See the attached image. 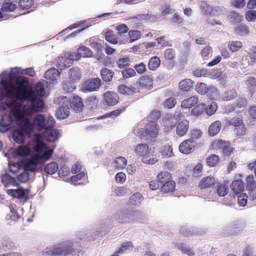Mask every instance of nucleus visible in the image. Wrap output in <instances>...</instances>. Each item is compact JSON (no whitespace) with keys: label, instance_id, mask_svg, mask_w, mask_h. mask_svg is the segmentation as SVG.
Instances as JSON below:
<instances>
[{"label":"nucleus","instance_id":"cd10ccee","mask_svg":"<svg viewBox=\"0 0 256 256\" xmlns=\"http://www.w3.org/2000/svg\"><path fill=\"white\" fill-rule=\"evenodd\" d=\"M238 96L236 90L234 88L226 90L222 94V98L224 101H230L234 100Z\"/></svg>","mask_w":256,"mask_h":256},{"label":"nucleus","instance_id":"49530a36","mask_svg":"<svg viewBox=\"0 0 256 256\" xmlns=\"http://www.w3.org/2000/svg\"><path fill=\"white\" fill-rule=\"evenodd\" d=\"M195 90L198 94L202 95L205 94L208 90V86L204 82L197 84Z\"/></svg>","mask_w":256,"mask_h":256},{"label":"nucleus","instance_id":"c756f323","mask_svg":"<svg viewBox=\"0 0 256 256\" xmlns=\"http://www.w3.org/2000/svg\"><path fill=\"white\" fill-rule=\"evenodd\" d=\"M198 102V98L195 96H191L184 100L181 104L183 108H190L195 106Z\"/></svg>","mask_w":256,"mask_h":256},{"label":"nucleus","instance_id":"c85d7f7f","mask_svg":"<svg viewBox=\"0 0 256 256\" xmlns=\"http://www.w3.org/2000/svg\"><path fill=\"white\" fill-rule=\"evenodd\" d=\"M157 178L160 186H162L172 179V176L170 172L162 171L158 174Z\"/></svg>","mask_w":256,"mask_h":256},{"label":"nucleus","instance_id":"bb28decb","mask_svg":"<svg viewBox=\"0 0 256 256\" xmlns=\"http://www.w3.org/2000/svg\"><path fill=\"white\" fill-rule=\"evenodd\" d=\"M235 32L240 36H246L249 34V28L246 24H241L234 28Z\"/></svg>","mask_w":256,"mask_h":256},{"label":"nucleus","instance_id":"c03bdc74","mask_svg":"<svg viewBox=\"0 0 256 256\" xmlns=\"http://www.w3.org/2000/svg\"><path fill=\"white\" fill-rule=\"evenodd\" d=\"M178 248L182 253L186 254L189 256H193L194 254V252L192 248L182 243L178 244Z\"/></svg>","mask_w":256,"mask_h":256},{"label":"nucleus","instance_id":"39448f33","mask_svg":"<svg viewBox=\"0 0 256 256\" xmlns=\"http://www.w3.org/2000/svg\"><path fill=\"white\" fill-rule=\"evenodd\" d=\"M60 100H64L68 105L69 104L70 107L75 112H80L84 107L82 98L78 96H73L71 98L62 96Z\"/></svg>","mask_w":256,"mask_h":256},{"label":"nucleus","instance_id":"a211bd4d","mask_svg":"<svg viewBox=\"0 0 256 256\" xmlns=\"http://www.w3.org/2000/svg\"><path fill=\"white\" fill-rule=\"evenodd\" d=\"M60 72L56 68H50L44 74V78L48 80L49 83L54 84L56 81L57 78L59 76Z\"/></svg>","mask_w":256,"mask_h":256},{"label":"nucleus","instance_id":"0eeeda50","mask_svg":"<svg viewBox=\"0 0 256 256\" xmlns=\"http://www.w3.org/2000/svg\"><path fill=\"white\" fill-rule=\"evenodd\" d=\"M42 164L38 154H33L23 161V165L26 170L35 172L38 164Z\"/></svg>","mask_w":256,"mask_h":256},{"label":"nucleus","instance_id":"aec40b11","mask_svg":"<svg viewBox=\"0 0 256 256\" xmlns=\"http://www.w3.org/2000/svg\"><path fill=\"white\" fill-rule=\"evenodd\" d=\"M222 124L219 120L213 122L209 126L208 134L210 136L216 135L220 130Z\"/></svg>","mask_w":256,"mask_h":256},{"label":"nucleus","instance_id":"052dcab7","mask_svg":"<svg viewBox=\"0 0 256 256\" xmlns=\"http://www.w3.org/2000/svg\"><path fill=\"white\" fill-rule=\"evenodd\" d=\"M132 244L130 242H126L122 243L120 247L118 253L123 254L126 252L127 250H130L132 248Z\"/></svg>","mask_w":256,"mask_h":256},{"label":"nucleus","instance_id":"a878e982","mask_svg":"<svg viewBox=\"0 0 256 256\" xmlns=\"http://www.w3.org/2000/svg\"><path fill=\"white\" fill-rule=\"evenodd\" d=\"M190 44L189 42L186 40L182 43V48L180 52V56L182 60H186L190 52Z\"/></svg>","mask_w":256,"mask_h":256},{"label":"nucleus","instance_id":"a18cd8bd","mask_svg":"<svg viewBox=\"0 0 256 256\" xmlns=\"http://www.w3.org/2000/svg\"><path fill=\"white\" fill-rule=\"evenodd\" d=\"M143 196L139 192L135 193L130 198V202L134 205H138L141 204Z\"/></svg>","mask_w":256,"mask_h":256},{"label":"nucleus","instance_id":"5fc2aeb1","mask_svg":"<svg viewBox=\"0 0 256 256\" xmlns=\"http://www.w3.org/2000/svg\"><path fill=\"white\" fill-rule=\"evenodd\" d=\"M246 189L250 190L256 188V182L254 180V176L253 175H249L246 178Z\"/></svg>","mask_w":256,"mask_h":256},{"label":"nucleus","instance_id":"473e14b6","mask_svg":"<svg viewBox=\"0 0 256 256\" xmlns=\"http://www.w3.org/2000/svg\"><path fill=\"white\" fill-rule=\"evenodd\" d=\"M139 85L144 88H149L152 86V80L149 76H144L140 79Z\"/></svg>","mask_w":256,"mask_h":256},{"label":"nucleus","instance_id":"2eb2a0df","mask_svg":"<svg viewBox=\"0 0 256 256\" xmlns=\"http://www.w3.org/2000/svg\"><path fill=\"white\" fill-rule=\"evenodd\" d=\"M189 128V122L186 120H183L177 124L176 134L179 136H184L188 132Z\"/></svg>","mask_w":256,"mask_h":256},{"label":"nucleus","instance_id":"6e6552de","mask_svg":"<svg viewBox=\"0 0 256 256\" xmlns=\"http://www.w3.org/2000/svg\"><path fill=\"white\" fill-rule=\"evenodd\" d=\"M32 154L31 148L26 145H20L16 148L14 150V155L15 158H20L24 160Z\"/></svg>","mask_w":256,"mask_h":256},{"label":"nucleus","instance_id":"e2e57ef3","mask_svg":"<svg viewBox=\"0 0 256 256\" xmlns=\"http://www.w3.org/2000/svg\"><path fill=\"white\" fill-rule=\"evenodd\" d=\"M248 198V196L246 194H240V195L238 196V204L241 206H245L246 204Z\"/></svg>","mask_w":256,"mask_h":256},{"label":"nucleus","instance_id":"338daca9","mask_svg":"<svg viewBox=\"0 0 256 256\" xmlns=\"http://www.w3.org/2000/svg\"><path fill=\"white\" fill-rule=\"evenodd\" d=\"M33 4L32 0H20L19 5L22 9H28Z\"/></svg>","mask_w":256,"mask_h":256},{"label":"nucleus","instance_id":"7ed1b4c3","mask_svg":"<svg viewBox=\"0 0 256 256\" xmlns=\"http://www.w3.org/2000/svg\"><path fill=\"white\" fill-rule=\"evenodd\" d=\"M72 242L70 240H67L56 244L52 248L48 249L46 252L52 256H66L72 254Z\"/></svg>","mask_w":256,"mask_h":256},{"label":"nucleus","instance_id":"f704fd0d","mask_svg":"<svg viewBox=\"0 0 256 256\" xmlns=\"http://www.w3.org/2000/svg\"><path fill=\"white\" fill-rule=\"evenodd\" d=\"M2 247L7 248L10 250H15L16 249V246L14 242L10 238H3L2 242Z\"/></svg>","mask_w":256,"mask_h":256},{"label":"nucleus","instance_id":"3c124183","mask_svg":"<svg viewBox=\"0 0 256 256\" xmlns=\"http://www.w3.org/2000/svg\"><path fill=\"white\" fill-rule=\"evenodd\" d=\"M62 88L66 92H71L76 88V86L74 82L66 80L63 83Z\"/></svg>","mask_w":256,"mask_h":256},{"label":"nucleus","instance_id":"ddd939ff","mask_svg":"<svg viewBox=\"0 0 256 256\" xmlns=\"http://www.w3.org/2000/svg\"><path fill=\"white\" fill-rule=\"evenodd\" d=\"M195 144L192 139L186 140L180 145L179 150L184 154H188L194 150Z\"/></svg>","mask_w":256,"mask_h":256},{"label":"nucleus","instance_id":"c9c22d12","mask_svg":"<svg viewBox=\"0 0 256 256\" xmlns=\"http://www.w3.org/2000/svg\"><path fill=\"white\" fill-rule=\"evenodd\" d=\"M44 170L48 174H53L58 170V164L56 162H50L45 166Z\"/></svg>","mask_w":256,"mask_h":256},{"label":"nucleus","instance_id":"de8ad7c7","mask_svg":"<svg viewBox=\"0 0 256 256\" xmlns=\"http://www.w3.org/2000/svg\"><path fill=\"white\" fill-rule=\"evenodd\" d=\"M52 149H48L46 146V150L42 154H38L40 158V160L42 163L44 162L45 160H48L53 153Z\"/></svg>","mask_w":256,"mask_h":256},{"label":"nucleus","instance_id":"412c9836","mask_svg":"<svg viewBox=\"0 0 256 256\" xmlns=\"http://www.w3.org/2000/svg\"><path fill=\"white\" fill-rule=\"evenodd\" d=\"M215 179L213 176H206L200 181L198 186L202 189L206 188L213 185Z\"/></svg>","mask_w":256,"mask_h":256},{"label":"nucleus","instance_id":"09e8293b","mask_svg":"<svg viewBox=\"0 0 256 256\" xmlns=\"http://www.w3.org/2000/svg\"><path fill=\"white\" fill-rule=\"evenodd\" d=\"M127 164V161L124 157L120 156L115 160L114 167L118 170L123 168Z\"/></svg>","mask_w":256,"mask_h":256},{"label":"nucleus","instance_id":"4d7b16f0","mask_svg":"<svg viewBox=\"0 0 256 256\" xmlns=\"http://www.w3.org/2000/svg\"><path fill=\"white\" fill-rule=\"evenodd\" d=\"M206 108V105L204 104H200L192 110V114L196 116H198L201 114Z\"/></svg>","mask_w":256,"mask_h":256},{"label":"nucleus","instance_id":"13d9d810","mask_svg":"<svg viewBox=\"0 0 256 256\" xmlns=\"http://www.w3.org/2000/svg\"><path fill=\"white\" fill-rule=\"evenodd\" d=\"M218 108V106L216 102H212L208 107L206 108V114L208 116H211L215 113Z\"/></svg>","mask_w":256,"mask_h":256},{"label":"nucleus","instance_id":"f03ea898","mask_svg":"<svg viewBox=\"0 0 256 256\" xmlns=\"http://www.w3.org/2000/svg\"><path fill=\"white\" fill-rule=\"evenodd\" d=\"M15 121H20V123L17 128L12 131V138L17 144H23L27 138L30 137L32 132L23 119H16L14 122Z\"/></svg>","mask_w":256,"mask_h":256},{"label":"nucleus","instance_id":"4468645a","mask_svg":"<svg viewBox=\"0 0 256 256\" xmlns=\"http://www.w3.org/2000/svg\"><path fill=\"white\" fill-rule=\"evenodd\" d=\"M104 100L109 106H113L118 103L119 96L114 92L107 91L104 94Z\"/></svg>","mask_w":256,"mask_h":256},{"label":"nucleus","instance_id":"20e7f679","mask_svg":"<svg viewBox=\"0 0 256 256\" xmlns=\"http://www.w3.org/2000/svg\"><path fill=\"white\" fill-rule=\"evenodd\" d=\"M150 149L146 144H139L134 147V153L142 158V162L146 164H155L158 160L156 157H150Z\"/></svg>","mask_w":256,"mask_h":256},{"label":"nucleus","instance_id":"69168bd1","mask_svg":"<svg viewBox=\"0 0 256 256\" xmlns=\"http://www.w3.org/2000/svg\"><path fill=\"white\" fill-rule=\"evenodd\" d=\"M212 52V48L210 46H207L202 50L201 52L202 56L204 59H208L210 56Z\"/></svg>","mask_w":256,"mask_h":256},{"label":"nucleus","instance_id":"0e129e2a","mask_svg":"<svg viewBox=\"0 0 256 256\" xmlns=\"http://www.w3.org/2000/svg\"><path fill=\"white\" fill-rule=\"evenodd\" d=\"M128 35L130 39V42H134L139 39L141 36V33L140 31L136 30H131L128 32Z\"/></svg>","mask_w":256,"mask_h":256},{"label":"nucleus","instance_id":"6ab92c4d","mask_svg":"<svg viewBox=\"0 0 256 256\" xmlns=\"http://www.w3.org/2000/svg\"><path fill=\"white\" fill-rule=\"evenodd\" d=\"M2 182L5 187H8L11 185L14 186H19L16 179L7 174L2 176Z\"/></svg>","mask_w":256,"mask_h":256},{"label":"nucleus","instance_id":"1a4fd4ad","mask_svg":"<svg viewBox=\"0 0 256 256\" xmlns=\"http://www.w3.org/2000/svg\"><path fill=\"white\" fill-rule=\"evenodd\" d=\"M158 132L156 124L154 122H150L145 130V135L147 140L154 142Z\"/></svg>","mask_w":256,"mask_h":256},{"label":"nucleus","instance_id":"a19ab883","mask_svg":"<svg viewBox=\"0 0 256 256\" xmlns=\"http://www.w3.org/2000/svg\"><path fill=\"white\" fill-rule=\"evenodd\" d=\"M162 186V191L165 193H168L174 191L176 186V184L174 181L170 180Z\"/></svg>","mask_w":256,"mask_h":256},{"label":"nucleus","instance_id":"4c0bfd02","mask_svg":"<svg viewBox=\"0 0 256 256\" xmlns=\"http://www.w3.org/2000/svg\"><path fill=\"white\" fill-rule=\"evenodd\" d=\"M242 18V16L241 14L234 11L230 12L228 16L229 20L233 24L240 22Z\"/></svg>","mask_w":256,"mask_h":256},{"label":"nucleus","instance_id":"f8f14e48","mask_svg":"<svg viewBox=\"0 0 256 256\" xmlns=\"http://www.w3.org/2000/svg\"><path fill=\"white\" fill-rule=\"evenodd\" d=\"M30 192L29 190L24 189L22 188H20L16 190L14 189H8L6 191L8 194L11 196L18 199L25 198H26L28 194Z\"/></svg>","mask_w":256,"mask_h":256},{"label":"nucleus","instance_id":"5701e85b","mask_svg":"<svg viewBox=\"0 0 256 256\" xmlns=\"http://www.w3.org/2000/svg\"><path fill=\"white\" fill-rule=\"evenodd\" d=\"M136 88L129 87L124 84H121L118 87V90L120 94L126 96H130L136 92Z\"/></svg>","mask_w":256,"mask_h":256},{"label":"nucleus","instance_id":"bf43d9fd","mask_svg":"<svg viewBox=\"0 0 256 256\" xmlns=\"http://www.w3.org/2000/svg\"><path fill=\"white\" fill-rule=\"evenodd\" d=\"M219 158L218 156L212 154L206 158V163L210 166H214L218 164Z\"/></svg>","mask_w":256,"mask_h":256},{"label":"nucleus","instance_id":"680f3d73","mask_svg":"<svg viewBox=\"0 0 256 256\" xmlns=\"http://www.w3.org/2000/svg\"><path fill=\"white\" fill-rule=\"evenodd\" d=\"M161 152L163 156L170 157L172 156V148L169 145L164 146L162 148Z\"/></svg>","mask_w":256,"mask_h":256},{"label":"nucleus","instance_id":"6e6d98bb","mask_svg":"<svg viewBox=\"0 0 256 256\" xmlns=\"http://www.w3.org/2000/svg\"><path fill=\"white\" fill-rule=\"evenodd\" d=\"M16 5L12 2H7L2 4V10L3 12H12L16 8Z\"/></svg>","mask_w":256,"mask_h":256},{"label":"nucleus","instance_id":"423d86ee","mask_svg":"<svg viewBox=\"0 0 256 256\" xmlns=\"http://www.w3.org/2000/svg\"><path fill=\"white\" fill-rule=\"evenodd\" d=\"M101 80L100 78H92L83 83L82 87L84 92L98 90L101 86Z\"/></svg>","mask_w":256,"mask_h":256},{"label":"nucleus","instance_id":"393cba45","mask_svg":"<svg viewBox=\"0 0 256 256\" xmlns=\"http://www.w3.org/2000/svg\"><path fill=\"white\" fill-rule=\"evenodd\" d=\"M72 64L71 60L69 59L68 57L64 56L58 60L56 65L60 70H62L70 66V64Z\"/></svg>","mask_w":256,"mask_h":256},{"label":"nucleus","instance_id":"37998d69","mask_svg":"<svg viewBox=\"0 0 256 256\" xmlns=\"http://www.w3.org/2000/svg\"><path fill=\"white\" fill-rule=\"evenodd\" d=\"M227 142L222 140H215L212 142V147L213 150L222 151Z\"/></svg>","mask_w":256,"mask_h":256},{"label":"nucleus","instance_id":"7c9ffc66","mask_svg":"<svg viewBox=\"0 0 256 256\" xmlns=\"http://www.w3.org/2000/svg\"><path fill=\"white\" fill-rule=\"evenodd\" d=\"M193 82V80L190 79H184L180 82V88L184 92H188L192 88Z\"/></svg>","mask_w":256,"mask_h":256},{"label":"nucleus","instance_id":"774afa93","mask_svg":"<svg viewBox=\"0 0 256 256\" xmlns=\"http://www.w3.org/2000/svg\"><path fill=\"white\" fill-rule=\"evenodd\" d=\"M246 19L248 22H254L256 19V10H248L245 14Z\"/></svg>","mask_w":256,"mask_h":256},{"label":"nucleus","instance_id":"9b49d317","mask_svg":"<svg viewBox=\"0 0 256 256\" xmlns=\"http://www.w3.org/2000/svg\"><path fill=\"white\" fill-rule=\"evenodd\" d=\"M54 126H50L49 128H46L44 130V137L46 140L50 142L56 141L59 137V131L54 128Z\"/></svg>","mask_w":256,"mask_h":256},{"label":"nucleus","instance_id":"72a5a7b5","mask_svg":"<svg viewBox=\"0 0 256 256\" xmlns=\"http://www.w3.org/2000/svg\"><path fill=\"white\" fill-rule=\"evenodd\" d=\"M217 194L220 196H224L228 192V184L226 183L219 184L216 187Z\"/></svg>","mask_w":256,"mask_h":256},{"label":"nucleus","instance_id":"58836bf2","mask_svg":"<svg viewBox=\"0 0 256 256\" xmlns=\"http://www.w3.org/2000/svg\"><path fill=\"white\" fill-rule=\"evenodd\" d=\"M160 60L156 56L152 57L149 60L148 67L150 70H156L160 65Z\"/></svg>","mask_w":256,"mask_h":256},{"label":"nucleus","instance_id":"4be33fe9","mask_svg":"<svg viewBox=\"0 0 256 256\" xmlns=\"http://www.w3.org/2000/svg\"><path fill=\"white\" fill-rule=\"evenodd\" d=\"M114 72L107 68H102L100 70V76L102 80L106 82H110L113 78Z\"/></svg>","mask_w":256,"mask_h":256},{"label":"nucleus","instance_id":"603ef678","mask_svg":"<svg viewBox=\"0 0 256 256\" xmlns=\"http://www.w3.org/2000/svg\"><path fill=\"white\" fill-rule=\"evenodd\" d=\"M106 40L112 44H116L118 43V38L112 33V32L108 31L105 34Z\"/></svg>","mask_w":256,"mask_h":256},{"label":"nucleus","instance_id":"8fccbe9b","mask_svg":"<svg viewBox=\"0 0 256 256\" xmlns=\"http://www.w3.org/2000/svg\"><path fill=\"white\" fill-rule=\"evenodd\" d=\"M235 104L236 108L243 110L246 107L248 102L246 98H239L236 100Z\"/></svg>","mask_w":256,"mask_h":256},{"label":"nucleus","instance_id":"dca6fc26","mask_svg":"<svg viewBox=\"0 0 256 256\" xmlns=\"http://www.w3.org/2000/svg\"><path fill=\"white\" fill-rule=\"evenodd\" d=\"M244 224L240 221L234 222L228 226V230L230 234H235L240 232L244 228Z\"/></svg>","mask_w":256,"mask_h":256},{"label":"nucleus","instance_id":"2f4dec72","mask_svg":"<svg viewBox=\"0 0 256 256\" xmlns=\"http://www.w3.org/2000/svg\"><path fill=\"white\" fill-rule=\"evenodd\" d=\"M248 90L253 94L256 89V80L252 76H249L245 82Z\"/></svg>","mask_w":256,"mask_h":256},{"label":"nucleus","instance_id":"f3484780","mask_svg":"<svg viewBox=\"0 0 256 256\" xmlns=\"http://www.w3.org/2000/svg\"><path fill=\"white\" fill-rule=\"evenodd\" d=\"M68 76L72 82H76L79 81L82 78V72L80 68L78 67H73L71 68L68 72Z\"/></svg>","mask_w":256,"mask_h":256},{"label":"nucleus","instance_id":"79ce46f5","mask_svg":"<svg viewBox=\"0 0 256 256\" xmlns=\"http://www.w3.org/2000/svg\"><path fill=\"white\" fill-rule=\"evenodd\" d=\"M78 52L80 57H91L92 56V51L85 46L80 47L78 49Z\"/></svg>","mask_w":256,"mask_h":256},{"label":"nucleus","instance_id":"b1692460","mask_svg":"<svg viewBox=\"0 0 256 256\" xmlns=\"http://www.w3.org/2000/svg\"><path fill=\"white\" fill-rule=\"evenodd\" d=\"M230 188L234 193L238 194L244 190V186L242 181L236 180L232 182Z\"/></svg>","mask_w":256,"mask_h":256},{"label":"nucleus","instance_id":"864d4df0","mask_svg":"<svg viewBox=\"0 0 256 256\" xmlns=\"http://www.w3.org/2000/svg\"><path fill=\"white\" fill-rule=\"evenodd\" d=\"M228 46L232 52H234L242 47V44L240 41H231L229 42Z\"/></svg>","mask_w":256,"mask_h":256},{"label":"nucleus","instance_id":"ea45409f","mask_svg":"<svg viewBox=\"0 0 256 256\" xmlns=\"http://www.w3.org/2000/svg\"><path fill=\"white\" fill-rule=\"evenodd\" d=\"M242 124V120L240 117H234L231 119L226 120V125L232 126L236 128L240 126Z\"/></svg>","mask_w":256,"mask_h":256},{"label":"nucleus","instance_id":"f257e3e1","mask_svg":"<svg viewBox=\"0 0 256 256\" xmlns=\"http://www.w3.org/2000/svg\"><path fill=\"white\" fill-rule=\"evenodd\" d=\"M20 68H14L10 72H3L0 75V112L9 108L8 114L0 116V132H8L10 125L16 119H23L32 132L44 130L54 126V118L39 114L33 118L32 114L42 112L44 108L43 96L45 94L44 84L38 82L34 90H28L27 80L21 78L16 83L12 80V74H19Z\"/></svg>","mask_w":256,"mask_h":256},{"label":"nucleus","instance_id":"9d476101","mask_svg":"<svg viewBox=\"0 0 256 256\" xmlns=\"http://www.w3.org/2000/svg\"><path fill=\"white\" fill-rule=\"evenodd\" d=\"M58 100H59L60 108L56 112V116L58 118H66L70 114V110L68 105L64 100H60H60L58 99Z\"/></svg>","mask_w":256,"mask_h":256},{"label":"nucleus","instance_id":"e433bc0d","mask_svg":"<svg viewBox=\"0 0 256 256\" xmlns=\"http://www.w3.org/2000/svg\"><path fill=\"white\" fill-rule=\"evenodd\" d=\"M200 7L203 14L206 16H210L212 6L207 2L205 1L200 2Z\"/></svg>","mask_w":256,"mask_h":256}]
</instances>
